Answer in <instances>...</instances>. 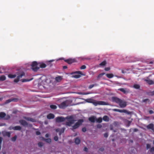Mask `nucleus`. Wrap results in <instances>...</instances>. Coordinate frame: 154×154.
Listing matches in <instances>:
<instances>
[{
	"label": "nucleus",
	"mask_w": 154,
	"mask_h": 154,
	"mask_svg": "<svg viewBox=\"0 0 154 154\" xmlns=\"http://www.w3.org/2000/svg\"><path fill=\"white\" fill-rule=\"evenodd\" d=\"M25 75V73L24 72H16L15 74H9L8 75V76L11 79L14 78L17 76L16 79L14 80V82H17L19 81L20 79Z\"/></svg>",
	"instance_id": "f257e3e1"
},
{
	"label": "nucleus",
	"mask_w": 154,
	"mask_h": 154,
	"mask_svg": "<svg viewBox=\"0 0 154 154\" xmlns=\"http://www.w3.org/2000/svg\"><path fill=\"white\" fill-rule=\"evenodd\" d=\"M85 101L88 103H93L94 106H97L98 105H107L109 104L108 103L103 101H97L91 98L86 99Z\"/></svg>",
	"instance_id": "f03ea898"
},
{
	"label": "nucleus",
	"mask_w": 154,
	"mask_h": 154,
	"mask_svg": "<svg viewBox=\"0 0 154 154\" xmlns=\"http://www.w3.org/2000/svg\"><path fill=\"white\" fill-rule=\"evenodd\" d=\"M112 101L118 104L121 108H125L127 105L126 102L115 97H112Z\"/></svg>",
	"instance_id": "7ed1b4c3"
},
{
	"label": "nucleus",
	"mask_w": 154,
	"mask_h": 154,
	"mask_svg": "<svg viewBox=\"0 0 154 154\" xmlns=\"http://www.w3.org/2000/svg\"><path fill=\"white\" fill-rule=\"evenodd\" d=\"M70 102L68 100H66L61 103L58 105L59 108L62 109H64L66 107L69 105Z\"/></svg>",
	"instance_id": "20e7f679"
},
{
	"label": "nucleus",
	"mask_w": 154,
	"mask_h": 154,
	"mask_svg": "<svg viewBox=\"0 0 154 154\" xmlns=\"http://www.w3.org/2000/svg\"><path fill=\"white\" fill-rule=\"evenodd\" d=\"M83 120L82 119L79 120L73 126H72V128H71V129L73 131L74 129H75L77 128H78L80 125L82 124V123L83 122Z\"/></svg>",
	"instance_id": "39448f33"
},
{
	"label": "nucleus",
	"mask_w": 154,
	"mask_h": 154,
	"mask_svg": "<svg viewBox=\"0 0 154 154\" xmlns=\"http://www.w3.org/2000/svg\"><path fill=\"white\" fill-rule=\"evenodd\" d=\"M38 63L37 62L34 61L31 65V69L34 71L36 72L39 69V67L37 66Z\"/></svg>",
	"instance_id": "423d86ee"
},
{
	"label": "nucleus",
	"mask_w": 154,
	"mask_h": 154,
	"mask_svg": "<svg viewBox=\"0 0 154 154\" xmlns=\"http://www.w3.org/2000/svg\"><path fill=\"white\" fill-rule=\"evenodd\" d=\"M65 119L63 117H58L56 118V121L57 122H60L65 121Z\"/></svg>",
	"instance_id": "0eeeda50"
},
{
	"label": "nucleus",
	"mask_w": 154,
	"mask_h": 154,
	"mask_svg": "<svg viewBox=\"0 0 154 154\" xmlns=\"http://www.w3.org/2000/svg\"><path fill=\"white\" fill-rule=\"evenodd\" d=\"M65 62L69 64H71L76 62L75 60L74 59L69 58L68 59L65 60Z\"/></svg>",
	"instance_id": "6e6552de"
},
{
	"label": "nucleus",
	"mask_w": 154,
	"mask_h": 154,
	"mask_svg": "<svg viewBox=\"0 0 154 154\" xmlns=\"http://www.w3.org/2000/svg\"><path fill=\"white\" fill-rule=\"evenodd\" d=\"M9 129L20 131L21 129V128L19 126H16L15 127L11 126L9 127Z\"/></svg>",
	"instance_id": "1a4fd4ad"
},
{
	"label": "nucleus",
	"mask_w": 154,
	"mask_h": 154,
	"mask_svg": "<svg viewBox=\"0 0 154 154\" xmlns=\"http://www.w3.org/2000/svg\"><path fill=\"white\" fill-rule=\"evenodd\" d=\"M146 128L148 129H151L154 132V125L152 123H150L148 125Z\"/></svg>",
	"instance_id": "9d476101"
},
{
	"label": "nucleus",
	"mask_w": 154,
	"mask_h": 154,
	"mask_svg": "<svg viewBox=\"0 0 154 154\" xmlns=\"http://www.w3.org/2000/svg\"><path fill=\"white\" fill-rule=\"evenodd\" d=\"M19 122L21 125L23 126H27L28 125L27 122L23 120H20Z\"/></svg>",
	"instance_id": "9b49d317"
},
{
	"label": "nucleus",
	"mask_w": 154,
	"mask_h": 154,
	"mask_svg": "<svg viewBox=\"0 0 154 154\" xmlns=\"http://www.w3.org/2000/svg\"><path fill=\"white\" fill-rule=\"evenodd\" d=\"M118 90L120 91H121L124 94H126L128 93L129 92V89L126 90L125 89L123 88H120L118 89Z\"/></svg>",
	"instance_id": "f8f14e48"
},
{
	"label": "nucleus",
	"mask_w": 154,
	"mask_h": 154,
	"mask_svg": "<svg viewBox=\"0 0 154 154\" xmlns=\"http://www.w3.org/2000/svg\"><path fill=\"white\" fill-rule=\"evenodd\" d=\"M75 121V120L72 119L69 121V122H66V125L68 126H70L71 125L73 124Z\"/></svg>",
	"instance_id": "ddd939ff"
},
{
	"label": "nucleus",
	"mask_w": 154,
	"mask_h": 154,
	"mask_svg": "<svg viewBox=\"0 0 154 154\" xmlns=\"http://www.w3.org/2000/svg\"><path fill=\"white\" fill-rule=\"evenodd\" d=\"M63 79L62 76H58L55 78V80L57 82H59Z\"/></svg>",
	"instance_id": "4468645a"
},
{
	"label": "nucleus",
	"mask_w": 154,
	"mask_h": 154,
	"mask_svg": "<svg viewBox=\"0 0 154 154\" xmlns=\"http://www.w3.org/2000/svg\"><path fill=\"white\" fill-rule=\"evenodd\" d=\"M145 81L150 85L154 84V82L153 81L150 80L149 79H146L145 80Z\"/></svg>",
	"instance_id": "2eb2a0df"
},
{
	"label": "nucleus",
	"mask_w": 154,
	"mask_h": 154,
	"mask_svg": "<svg viewBox=\"0 0 154 154\" xmlns=\"http://www.w3.org/2000/svg\"><path fill=\"white\" fill-rule=\"evenodd\" d=\"M54 118V115L52 113H50L47 116V118L48 119H53Z\"/></svg>",
	"instance_id": "dca6fc26"
},
{
	"label": "nucleus",
	"mask_w": 154,
	"mask_h": 154,
	"mask_svg": "<svg viewBox=\"0 0 154 154\" xmlns=\"http://www.w3.org/2000/svg\"><path fill=\"white\" fill-rule=\"evenodd\" d=\"M119 112H124L127 114H131V112L128 111L125 109H119Z\"/></svg>",
	"instance_id": "f3484780"
},
{
	"label": "nucleus",
	"mask_w": 154,
	"mask_h": 154,
	"mask_svg": "<svg viewBox=\"0 0 154 154\" xmlns=\"http://www.w3.org/2000/svg\"><path fill=\"white\" fill-rule=\"evenodd\" d=\"M25 119L27 121H30L32 122H35V120L34 119L29 117H25Z\"/></svg>",
	"instance_id": "a211bd4d"
},
{
	"label": "nucleus",
	"mask_w": 154,
	"mask_h": 154,
	"mask_svg": "<svg viewBox=\"0 0 154 154\" xmlns=\"http://www.w3.org/2000/svg\"><path fill=\"white\" fill-rule=\"evenodd\" d=\"M89 121L92 122H94L96 120L94 116H92L89 118Z\"/></svg>",
	"instance_id": "6ab92c4d"
},
{
	"label": "nucleus",
	"mask_w": 154,
	"mask_h": 154,
	"mask_svg": "<svg viewBox=\"0 0 154 154\" xmlns=\"http://www.w3.org/2000/svg\"><path fill=\"white\" fill-rule=\"evenodd\" d=\"M106 75L107 78L109 79L112 78L114 77V75L112 73L106 74Z\"/></svg>",
	"instance_id": "aec40b11"
},
{
	"label": "nucleus",
	"mask_w": 154,
	"mask_h": 154,
	"mask_svg": "<svg viewBox=\"0 0 154 154\" xmlns=\"http://www.w3.org/2000/svg\"><path fill=\"white\" fill-rule=\"evenodd\" d=\"M103 119L104 121L108 122L109 121V118L106 116H105L103 117Z\"/></svg>",
	"instance_id": "412c9836"
},
{
	"label": "nucleus",
	"mask_w": 154,
	"mask_h": 154,
	"mask_svg": "<svg viewBox=\"0 0 154 154\" xmlns=\"http://www.w3.org/2000/svg\"><path fill=\"white\" fill-rule=\"evenodd\" d=\"M80 142V140L78 137H77L75 139V143L76 144H79Z\"/></svg>",
	"instance_id": "4be33fe9"
},
{
	"label": "nucleus",
	"mask_w": 154,
	"mask_h": 154,
	"mask_svg": "<svg viewBox=\"0 0 154 154\" xmlns=\"http://www.w3.org/2000/svg\"><path fill=\"white\" fill-rule=\"evenodd\" d=\"M133 87L136 89H139L140 88V86L138 84H136L134 85Z\"/></svg>",
	"instance_id": "5701e85b"
},
{
	"label": "nucleus",
	"mask_w": 154,
	"mask_h": 154,
	"mask_svg": "<svg viewBox=\"0 0 154 154\" xmlns=\"http://www.w3.org/2000/svg\"><path fill=\"white\" fill-rule=\"evenodd\" d=\"M5 116L6 114L5 113L2 112H0V118H3Z\"/></svg>",
	"instance_id": "b1692460"
},
{
	"label": "nucleus",
	"mask_w": 154,
	"mask_h": 154,
	"mask_svg": "<svg viewBox=\"0 0 154 154\" xmlns=\"http://www.w3.org/2000/svg\"><path fill=\"white\" fill-rule=\"evenodd\" d=\"M96 121L97 122L100 123L102 121V119L101 117H99L97 119H96Z\"/></svg>",
	"instance_id": "393cba45"
},
{
	"label": "nucleus",
	"mask_w": 154,
	"mask_h": 154,
	"mask_svg": "<svg viewBox=\"0 0 154 154\" xmlns=\"http://www.w3.org/2000/svg\"><path fill=\"white\" fill-rule=\"evenodd\" d=\"M6 79V77L4 75H2L0 77V81H4Z\"/></svg>",
	"instance_id": "a878e982"
},
{
	"label": "nucleus",
	"mask_w": 154,
	"mask_h": 154,
	"mask_svg": "<svg viewBox=\"0 0 154 154\" xmlns=\"http://www.w3.org/2000/svg\"><path fill=\"white\" fill-rule=\"evenodd\" d=\"M15 98H13V99H9L8 100L6 101V103H8L11 101H15Z\"/></svg>",
	"instance_id": "bb28decb"
},
{
	"label": "nucleus",
	"mask_w": 154,
	"mask_h": 154,
	"mask_svg": "<svg viewBox=\"0 0 154 154\" xmlns=\"http://www.w3.org/2000/svg\"><path fill=\"white\" fill-rule=\"evenodd\" d=\"M44 140L47 143H50L51 142V140L50 138L44 139Z\"/></svg>",
	"instance_id": "cd10ccee"
},
{
	"label": "nucleus",
	"mask_w": 154,
	"mask_h": 154,
	"mask_svg": "<svg viewBox=\"0 0 154 154\" xmlns=\"http://www.w3.org/2000/svg\"><path fill=\"white\" fill-rule=\"evenodd\" d=\"M50 107L52 109H56L57 108L56 106L54 105H50Z\"/></svg>",
	"instance_id": "c85d7f7f"
},
{
	"label": "nucleus",
	"mask_w": 154,
	"mask_h": 154,
	"mask_svg": "<svg viewBox=\"0 0 154 154\" xmlns=\"http://www.w3.org/2000/svg\"><path fill=\"white\" fill-rule=\"evenodd\" d=\"M105 74V72H103L97 76V78L98 79H100V78L102 77L103 75H104Z\"/></svg>",
	"instance_id": "c756f323"
},
{
	"label": "nucleus",
	"mask_w": 154,
	"mask_h": 154,
	"mask_svg": "<svg viewBox=\"0 0 154 154\" xmlns=\"http://www.w3.org/2000/svg\"><path fill=\"white\" fill-rule=\"evenodd\" d=\"M46 66V65L44 63L41 64L40 65V66L41 68H45Z\"/></svg>",
	"instance_id": "7c9ffc66"
},
{
	"label": "nucleus",
	"mask_w": 154,
	"mask_h": 154,
	"mask_svg": "<svg viewBox=\"0 0 154 154\" xmlns=\"http://www.w3.org/2000/svg\"><path fill=\"white\" fill-rule=\"evenodd\" d=\"M81 75L79 74H76L73 75V77L77 79L80 78L81 77Z\"/></svg>",
	"instance_id": "2f4dec72"
},
{
	"label": "nucleus",
	"mask_w": 154,
	"mask_h": 154,
	"mask_svg": "<svg viewBox=\"0 0 154 154\" xmlns=\"http://www.w3.org/2000/svg\"><path fill=\"white\" fill-rule=\"evenodd\" d=\"M106 64V62L105 61H104L102 62L100 64V66H105Z\"/></svg>",
	"instance_id": "473e14b6"
},
{
	"label": "nucleus",
	"mask_w": 154,
	"mask_h": 154,
	"mask_svg": "<svg viewBox=\"0 0 154 154\" xmlns=\"http://www.w3.org/2000/svg\"><path fill=\"white\" fill-rule=\"evenodd\" d=\"M17 138V136L15 135L11 138V140L13 141H14L16 140Z\"/></svg>",
	"instance_id": "72a5a7b5"
},
{
	"label": "nucleus",
	"mask_w": 154,
	"mask_h": 154,
	"mask_svg": "<svg viewBox=\"0 0 154 154\" xmlns=\"http://www.w3.org/2000/svg\"><path fill=\"white\" fill-rule=\"evenodd\" d=\"M151 147V145L150 144H147L146 146V149H148L150 148Z\"/></svg>",
	"instance_id": "f704fd0d"
},
{
	"label": "nucleus",
	"mask_w": 154,
	"mask_h": 154,
	"mask_svg": "<svg viewBox=\"0 0 154 154\" xmlns=\"http://www.w3.org/2000/svg\"><path fill=\"white\" fill-rule=\"evenodd\" d=\"M32 79L30 80H28V79H23L22 80V82H29Z\"/></svg>",
	"instance_id": "c9c22d12"
},
{
	"label": "nucleus",
	"mask_w": 154,
	"mask_h": 154,
	"mask_svg": "<svg viewBox=\"0 0 154 154\" xmlns=\"http://www.w3.org/2000/svg\"><path fill=\"white\" fill-rule=\"evenodd\" d=\"M65 130V128H62L61 129H60V131L59 132L63 133L64 132Z\"/></svg>",
	"instance_id": "e433bc0d"
},
{
	"label": "nucleus",
	"mask_w": 154,
	"mask_h": 154,
	"mask_svg": "<svg viewBox=\"0 0 154 154\" xmlns=\"http://www.w3.org/2000/svg\"><path fill=\"white\" fill-rule=\"evenodd\" d=\"M97 85L96 84H93V85H90L88 87V88L89 89H91V88H92L95 85Z\"/></svg>",
	"instance_id": "4c0bfd02"
},
{
	"label": "nucleus",
	"mask_w": 154,
	"mask_h": 154,
	"mask_svg": "<svg viewBox=\"0 0 154 154\" xmlns=\"http://www.w3.org/2000/svg\"><path fill=\"white\" fill-rule=\"evenodd\" d=\"M150 152L151 153H153L154 152V147H152L150 148Z\"/></svg>",
	"instance_id": "58836bf2"
},
{
	"label": "nucleus",
	"mask_w": 154,
	"mask_h": 154,
	"mask_svg": "<svg viewBox=\"0 0 154 154\" xmlns=\"http://www.w3.org/2000/svg\"><path fill=\"white\" fill-rule=\"evenodd\" d=\"M38 145L39 147H42L43 146V143L42 142H39L38 143Z\"/></svg>",
	"instance_id": "ea45409f"
},
{
	"label": "nucleus",
	"mask_w": 154,
	"mask_h": 154,
	"mask_svg": "<svg viewBox=\"0 0 154 154\" xmlns=\"http://www.w3.org/2000/svg\"><path fill=\"white\" fill-rule=\"evenodd\" d=\"M86 66L85 65H83L82 66L80 67V68L81 69H86Z\"/></svg>",
	"instance_id": "a19ab883"
},
{
	"label": "nucleus",
	"mask_w": 154,
	"mask_h": 154,
	"mask_svg": "<svg viewBox=\"0 0 154 154\" xmlns=\"http://www.w3.org/2000/svg\"><path fill=\"white\" fill-rule=\"evenodd\" d=\"M102 125L100 124H98L97 125V127L98 128H102Z\"/></svg>",
	"instance_id": "79ce46f5"
},
{
	"label": "nucleus",
	"mask_w": 154,
	"mask_h": 154,
	"mask_svg": "<svg viewBox=\"0 0 154 154\" xmlns=\"http://www.w3.org/2000/svg\"><path fill=\"white\" fill-rule=\"evenodd\" d=\"M5 135L6 136H8V137H10L11 136V134L9 132H6V133Z\"/></svg>",
	"instance_id": "37998d69"
},
{
	"label": "nucleus",
	"mask_w": 154,
	"mask_h": 154,
	"mask_svg": "<svg viewBox=\"0 0 154 154\" xmlns=\"http://www.w3.org/2000/svg\"><path fill=\"white\" fill-rule=\"evenodd\" d=\"M58 137L57 136H55L54 137V140L56 141H57L58 140Z\"/></svg>",
	"instance_id": "c03bdc74"
},
{
	"label": "nucleus",
	"mask_w": 154,
	"mask_h": 154,
	"mask_svg": "<svg viewBox=\"0 0 154 154\" xmlns=\"http://www.w3.org/2000/svg\"><path fill=\"white\" fill-rule=\"evenodd\" d=\"M110 69V68L106 67L105 68V70L106 71H108Z\"/></svg>",
	"instance_id": "a18cd8bd"
},
{
	"label": "nucleus",
	"mask_w": 154,
	"mask_h": 154,
	"mask_svg": "<svg viewBox=\"0 0 154 154\" xmlns=\"http://www.w3.org/2000/svg\"><path fill=\"white\" fill-rule=\"evenodd\" d=\"M104 137L106 138L108 136V134L107 133H105L104 135Z\"/></svg>",
	"instance_id": "49530a36"
},
{
	"label": "nucleus",
	"mask_w": 154,
	"mask_h": 154,
	"mask_svg": "<svg viewBox=\"0 0 154 154\" xmlns=\"http://www.w3.org/2000/svg\"><path fill=\"white\" fill-rule=\"evenodd\" d=\"M36 134L37 135H38L41 134V133L39 131H36Z\"/></svg>",
	"instance_id": "de8ad7c7"
},
{
	"label": "nucleus",
	"mask_w": 154,
	"mask_h": 154,
	"mask_svg": "<svg viewBox=\"0 0 154 154\" xmlns=\"http://www.w3.org/2000/svg\"><path fill=\"white\" fill-rule=\"evenodd\" d=\"M82 131L84 132H85L86 131V129L85 128H82Z\"/></svg>",
	"instance_id": "09e8293b"
},
{
	"label": "nucleus",
	"mask_w": 154,
	"mask_h": 154,
	"mask_svg": "<svg viewBox=\"0 0 154 154\" xmlns=\"http://www.w3.org/2000/svg\"><path fill=\"white\" fill-rule=\"evenodd\" d=\"M149 112L150 114H152L154 113L153 111L152 110H149Z\"/></svg>",
	"instance_id": "8fccbe9b"
},
{
	"label": "nucleus",
	"mask_w": 154,
	"mask_h": 154,
	"mask_svg": "<svg viewBox=\"0 0 154 154\" xmlns=\"http://www.w3.org/2000/svg\"><path fill=\"white\" fill-rule=\"evenodd\" d=\"M113 110L115 112H119V109H113Z\"/></svg>",
	"instance_id": "3c124183"
},
{
	"label": "nucleus",
	"mask_w": 154,
	"mask_h": 154,
	"mask_svg": "<svg viewBox=\"0 0 154 154\" xmlns=\"http://www.w3.org/2000/svg\"><path fill=\"white\" fill-rule=\"evenodd\" d=\"M90 59V58L89 57H87V58H83V60H89Z\"/></svg>",
	"instance_id": "603ef678"
},
{
	"label": "nucleus",
	"mask_w": 154,
	"mask_h": 154,
	"mask_svg": "<svg viewBox=\"0 0 154 154\" xmlns=\"http://www.w3.org/2000/svg\"><path fill=\"white\" fill-rule=\"evenodd\" d=\"M104 150V149L103 148H101L99 149V150L101 151H103Z\"/></svg>",
	"instance_id": "864d4df0"
},
{
	"label": "nucleus",
	"mask_w": 154,
	"mask_h": 154,
	"mask_svg": "<svg viewBox=\"0 0 154 154\" xmlns=\"http://www.w3.org/2000/svg\"><path fill=\"white\" fill-rule=\"evenodd\" d=\"M84 150L86 152H87L88 150V149L87 147H85L84 148Z\"/></svg>",
	"instance_id": "5fc2aeb1"
},
{
	"label": "nucleus",
	"mask_w": 154,
	"mask_h": 154,
	"mask_svg": "<svg viewBox=\"0 0 154 154\" xmlns=\"http://www.w3.org/2000/svg\"><path fill=\"white\" fill-rule=\"evenodd\" d=\"M60 128H57L56 129V131L57 132H59L60 131Z\"/></svg>",
	"instance_id": "6e6d98bb"
},
{
	"label": "nucleus",
	"mask_w": 154,
	"mask_h": 154,
	"mask_svg": "<svg viewBox=\"0 0 154 154\" xmlns=\"http://www.w3.org/2000/svg\"><path fill=\"white\" fill-rule=\"evenodd\" d=\"M149 100L148 99H146L143 100V102H146L147 101Z\"/></svg>",
	"instance_id": "4d7b16f0"
},
{
	"label": "nucleus",
	"mask_w": 154,
	"mask_h": 154,
	"mask_svg": "<svg viewBox=\"0 0 154 154\" xmlns=\"http://www.w3.org/2000/svg\"><path fill=\"white\" fill-rule=\"evenodd\" d=\"M45 137H49V134H46L45 135Z\"/></svg>",
	"instance_id": "13d9d810"
},
{
	"label": "nucleus",
	"mask_w": 154,
	"mask_h": 154,
	"mask_svg": "<svg viewBox=\"0 0 154 154\" xmlns=\"http://www.w3.org/2000/svg\"><path fill=\"white\" fill-rule=\"evenodd\" d=\"M67 68V67L66 66H63V68L64 69H66Z\"/></svg>",
	"instance_id": "bf43d9fd"
},
{
	"label": "nucleus",
	"mask_w": 154,
	"mask_h": 154,
	"mask_svg": "<svg viewBox=\"0 0 154 154\" xmlns=\"http://www.w3.org/2000/svg\"><path fill=\"white\" fill-rule=\"evenodd\" d=\"M75 73H79L80 74H82V72L80 71L76 72Z\"/></svg>",
	"instance_id": "052dcab7"
},
{
	"label": "nucleus",
	"mask_w": 154,
	"mask_h": 154,
	"mask_svg": "<svg viewBox=\"0 0 154 154\" xmlns=\"http://www.w3.org/2000/svg\"><path fill=\"white\" fill-rule=\"evenodd\" d=\"M2 141V137H0V144H1Z\"/></svg>",
	"instance_id": "680f3d73"
},
{
	"label": "nucleus",
	"mask_w": 154,
	"mask_h": 154,
	"mask_svg": "<svg viewBox=\"0 0 154 154\" xmlns=\"http://www.w3.org/2000/svg\"><path fill=\"white\" fill-rule=\"evenodd\" d=\"M138 131V129L137 128H134V132H136Z\"/></svg>",
	"instance_id": "e2e57ef3"
},
{
	"label": "nucleus",
	"mask_w": 154,
	"mask_h": 154,
	"mask_svg": "<svg viewBox=\"0 0 154 154\" xmlns=\"http://www.w3.org/2000/svg\"><path fill=\"white\" fill-rule=\"evenodd\" d=\"M3 99V97H0V101H1Z\"/></svg>",
	"instance_id": "0e129e2a"
},
{
	"label": "nucleus",
	"mask_w": 154,
	"mask_h": 154,
	"mask_svg": "<svg viewBox=\"0 0 154 154\" xmlns=\"http://www.w3.org/2000/svg\"><path fill=\"white\" fill-rule=\"evenodd\" d=\"M122 72L123 73H125V72L124 71V70H122Z\"/></svg>",
	"instance_id": "69168bd1"
},
{
	"label": "nucleus",
	"mask_w": 154,
	"mask_h": 154,
	"mask_svg": "<svg viewBox=\"0 0 154 154\" xmlns=\"http://www.w3.org/2000/svg\"><path fill=\"white\" fill-rule=\"evenodd\" d=\"M62 134V133H61V132H59V135H61V134Z\"/></svg>",
	"instance_id": "338daca9"
},
{
	"label": "nucleus",
	"mask_w": 154,
	"mask_h": 154,
	"mask_svg": "<svg viewBox=\"0 0 154 154\" xmlns=\"http://www.w3.org/2000/svg\"><path fill=\"white\" fill-rule=\"evenodd\" d=\"M153 62L152 61H150L149 62V63L150 64H152L153 63Z\"/></svg>",
	"instance_id": "774afa93"
}]
</instances>
